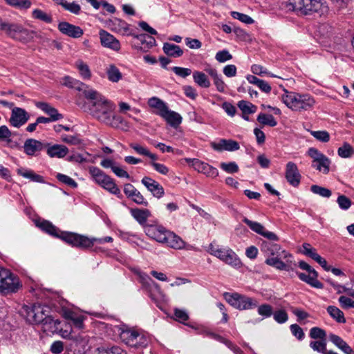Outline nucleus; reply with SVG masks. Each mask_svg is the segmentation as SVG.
<instances>
[{"mask_svg": "<svg viewBox=\"0 0 354 354\" xmlns=\"http://www.w3.org/2000/svg\"><path fill=\"white\" fill-rule=\"evenodd\" d=\"M231 15L234 19H239L246 24H252L254 22V20L245 14L233 11L231 12Z\"/></svg>", "mask_w": 354, "mask_h": 354, "instance_id": "obj_60", "label": "nucleus"}, {"mask_svg": "<svg viewBox=\"0 0 354 354\" xmlns=\"http://www.w3.org/2000/svg\"><path fill=\"white\" fill-rule=\"evenodd\" d=\"M273 318L278 324H284L288 319V315L284 309L277 310L273 312Z\"/></svg>", "mask_w": 354, "mask_h": 354, "instance_id": "obj_56", "label": "nucleus"}, {"mask_svg": "<svg viewBox=\"0 0 354 354\" xmlns=\"http://www.w3.org/2000/svg\"><path fill=\"white\" fill-rule=\"evenodd\" d=\"M99 35L102 46L116 52L120 50V43L113 35L104 30H100Z\"/></svg>", "mask_w": 354, "mask_h": 354, "instance_id": "obj_16", "label": "nucleus"}, {"mask_svg": "<svg viewBox=\"0 0 354 354\" xmlns=\"http://www.w3.org/2000/svg\"><path fill=\"white\" fill-rule=\"evenodd\" d=\"M148 105L156 109L153 113L160 117L164 116V113L168 109V106L165 102L157 97H152L148 100Z\"/></svg>", "mask_w": 354, "mask_h": 354, "instance_id": "obj_29", "label": "nucleus"}, {"mask_svg": "<svg viewBox=\"0 0 354 354\" xmlns=\"http://www.w3.org/2000/svg\"><path fill=\"white\" fill-rule=\"evenodd\" d=\"M326 339L311 341L309 344L310 347L317 353L326 354L328 351L326 348Z\"/></svg>", "mask_w": 354, "mask_h": 354, "instance_id": "obj_45", "label": "nucleus"}, {"mask_svg": "<svg viewBox=\"0 0 354 354\" xmlns=\"http://www.w3.org/2000/svg\"><path fill=\"white\" fill-rule=\"evenodd\" d=\"M310 134L322 142H327L330 140V135L326 131H311Z\"/></svg>", "mask_w": 354, "mask_h": 354, "instance_id": "obj_59", "label": "nucleus"}, {"mask_svg": "<svg viewBox=\"0 0 354 354\" xmlns=\"http://www.w3.org/2000/svg\"><path fill=\"white\" fill-rule=\"evenodd\" d=\"M107 24L109 28L115 32L122 34L123 35H131V29L129 28V25L124 20L115 17L112 19H110L107 22Z\"/></svg>", "mask_w": 354, "mask_h": 354, "instance_id": "obj_20", "label": "nucleus"}, {"mask_svg": "<svg viewBox=\"0 0 354 354\" xmlns=\"http://www.w3.org/2000/svg\"><path fill=\"white\" fill-rule=\"evenodd\" d=\"M141 183L154 197L160 198L163 196L165 194L164 188L156 180L150 177L145 176L141 180Z\"/></svg>", "mask_w": 354, "mask_h": 354, "instance_id": "obj_17", "label": "nucleus"}, {"mask_svg": "<svg viewBox=\"0 0 354 354\" xmlns=\"http://www.w3.org/2000/svg\"><path fill=\"white\" fill-rule=\"evenodd\" d=\"M282 102L292 111H308L314 106L315 101L310 95L299 93L284 90L281 95Z\"/></svg>", "mask_w": 354, "mask_h": 354, "instance_id": "obj_2", "label": "nucleus"}, {"mask_svg": "<svg viewBox=\"0 0 354 354\" xmlns=\"http://www.w3.org/2000/svg\"><path fill=\"white\" fill-rule=\"evenodd\" d=\"M131 216L140 225H144L147 218L151 216V212L147 209L134 208L130 210Z\"/></svg>", "mask_w": 354, "mask_h": 354, "instance_id": "obj_32", "label": "nucleus"}, {"mask_svg": "<svg viewBox=\"0 0 354 354\" xmlns=\"http://www.w3.org/2000/svg\"><path fill=\"white\" fill-rule=\"evenodd\" d=\"M285 177L288 183L292 186L297 187L299 185L301 176L295 162L290 161L286 164Z\"/></svg>", "mask_w": 354, "mask_h": 354, "instance_id": "obj_14", "label": "nucleus"}, {"mask_svg": "<svg viewBox=\"0 0 354 354\" xmlns=\"http://www.w3.org/2000/svg\"><path fill=\"white\" fill-rule=\"evenodd\" d=\"M66 317L73 322V324L77 328H82L84 324V317L82 315H77L73 312L69 311L66 313Z\"/></svg>", "mask_w": 354, "mask_h": 354, "instance_id": "obj_50", "label": "nucleus"}, {"mask_svg": "<svg viewBox=\"0 0 354 354\" xmlns=\"http://www.w3.org/2000/svg\"><path fill=\"white\" fill-rule=\"evenodd\" d=\"M339 207L343 210H347L351 206V201L344 195H340L337 199Z\"/></svg>", "mask_w": 354, "mask_h": 354, "instance_id": "obj_64", "label": "nucleus"}, {"mask_svg": "<svg viewBox=\"0 0 354 354\" xmlns=\"http://www.w3.org/2000/svg\"><path fill=\"white\" fill-rule=\"evenodd\" d=\"M29 119L30 115L25 109L19 107H14L12 109L9 122L13 127L19 128L24 125Z\"/></svg>", "mask_w": 354, "mask_h": 354, "instance_id": "obj_12", "label": "nucleus"}, {"mask_svg": "<svg viewBox=\"0 0 354 354\" xmlns=\"http://www.w3.org/2000/svg\"><path fill=\"white\" fill-rule=\"evenodd\" d=\"M337 153L340 157L347 158L354 154V149L350 144L345 142L338 149Z\"/></svg>", "mask_w": 354, "mask_h": 354, "instance_id": "obj_51", "label": "nucleus"}, {"mask_svg": "<svg viewBox=\"0 0 354 354\" xmlns=\"http://www.w3.org/2000/svg\"><path fill=\"white\" fill-rule=\"evenodd\" d=\"M58 238L73 247L82 249H86L93 246V241L91 238L74 232L62 231Z\"/></svg>", "mask_w": 354, "mask_h": 354, "instance_id": "obj_7", "label": "nucleus"}, {"mask_svg": "<svg viewBox=\"0 0 354 354\" xmlns=\"http://www.w3.org/2000/svg\"><path fill=\"white\" fill-rule=\"evenodd\" d=\"M147 279L149 281L150 288L149 290V296L151 297L152 300L157 302L161 300L164 295L160 289V286L155 283L151 278H149L147 275L145 276Z\"/></svg>", "mask_w": 354, "mask_h": 354, "instance_id": "obj_35", "label": "nucleus"}, {"mask_svg": "<svg viewBox=\"0 0 354 354\" xmlns=\"http://www.w3.org/2000/svg\"><path fill=\"white\" fill-rule=\"evenodd\" d=\"M22 284L19 278L10 270L0 267V292L8 295L17 292Z\"/></svg>", "mask_w": 354, "mask_h": 354, "instance_id": "obj_3", "label": "nucleus"}, {"mask_svg": "<svg viewBox=\"0 0 354 354\" xmlns=\"http://www.w3.org/2000/svg\"><path fill=\"white\" fill-rule=\"evenodd\" d=\"M310 191L313 194L325 198H329L332 194L330 189L316 185H313L310 187Z\"/></svg>", "mask_w": 354, "mask_h": 354, "instance_id": "obj_57", "label": "nucleus"}, {"mask_svg": "<svg viewBox=\"0 0 354 354\" xmlns=\"http://www.w3.org/2000/svg\"><path fill=\"white\" fill-rule=\"evenodd\" d=\"M309 336L313 339H326V332L319 327H313L310 330Z\"/></svg>", "mask_w": 354, "mask_h": 354, "instance_id": "obj_52", "label": "nucleus"}, {"mask_svg": "<svg viewBox=\"0 0 354 354\" xmlns=\"http://www.w3.org/2000/svg\"><path fill=\"white\" fill-rule=\"evenodd\" d=\"M289 259H283L281 257H268L265 263L279 270H289L290 268L289 263H291Z\"/></svg>", "mask_w": 354, "mask_h": 354, "instance_id": "obj_23", "label": "nucleus"}, {"mask_svg": "<svg viewBox=\"0 0 354 354\" xmlns=\"http://www.w3.org/2000/svg\"><path fill=\"white\" fill-rule=\"evenodd\" d=\"M60 322L58 319H54L51 316L47 315L42 324V328L44 332L54 333L58 329Z\"/></svg>", "mask_w": 354, "mask_h": 354, "instance_id": "obj_42", "label": "nucleus"}, {"mask_svg": "<svg viewBox=\"0 0 354 354\" xmlns=\"http://www.w3.org/2000/svg\"><path fill=\"white\" fill-rule=\"evenodd\" d=\"M326 310L329 315L337 323L344 324L346 322V318L344 313L337 307L335 306H328Z\"/></svg>", "mask_w": 354, "mask_h": 354, "instance_id": "obj_41", "label": "nucleus"}, {"mask_svg": "<svg viewBox=\"0 0 354 354\" xmlns=\"http://www.w3.org/2000/svg\"><path fill=\"white\" fill-rule=\"evenodd\" d=\"M212 147L214 150L218 151H234L240 148L239 142L232 139H221L217 142H212Z\"/></svg>", "mask_w": 354, "mask_h": 354, "instance_id": "obj_21", "label": "nucleus"}, {"mask_svg": "<svg viewBox=\"0 0 354 354\" xmlns=\"http://www.w3.org/2000/svg\"><path fill=\"white\" fill-rule=\"evenodd\" d=\"M257 121L263 125H268L272 127L277 124V122L272 115L262 113L258 115Z\"/></svg>", "mask_w": 354, "mask_h": 354, "instance_id": "obj_48", "label": "nucleus"}, {"mask_svg": "<svg viewBox=\"0 0 354 354\" xmlns=\"http://www.w3.org/2000/svg\"><path fill=\"white\" fill-rule=\"evenodd\" d=\"M44 149V144L35 139H27L24 145V152L28 156H35L37 152L41 151Z\"/></svg>", "mask_w": 354, "mask_h": 354, "instance_id": "obj_27", "label": "nucleus"}, {"mask_svg": "<svg viewBox=\"0 0 354 354\" xmlns=\"http://www.w3.org/2000/svg\"><path fill=\"white\" fill-rule=\"evenodd\" d=\"M208 252L210 254L217 257L223 261L226 256V248H220L214 243H211L209 246Z\"/></svg>", "mask_w": 354, "mask_h": 354, "instance_id": "obj_43", "label": "nucleus"}, {"mask_svg": "<svg viewBox=\"0 0 354 354\" xmlns=\"http://www.w3.org/2000/svg\"><path fill=\"white\" fill-rule=\"evenodd\" d=\"M44 308L40 306L23 307V313L26 314V320L31 324H42L47 317Z\"/></svg>", "mask_w": 354, "mask_h": 354, "instance_id": "obj_10", "label": "nucleus"}, {"mask_svg": "<svg viewBox=\"0 0 354 354\" xmlns=\"http://www.w3.org/2000/svg\"><path fill=\"white\" fill-rule=\"evenodd\" d=\"M224 297L230 305L240 310L252 309L258 306L257 299L237 292H225Z\"/></svg>", "mask_w": 354, "mask_h": 354, "instance_id": "obj_6", "label": "nucleus"}, {"mask_svg": "<svg viewBox=\"0 0 354 354\" xmlns=\"http://www.w3.org/2000/svg\"><path fill=\"white\" fill-rule=\"evenodd\" d=\"M162 50L164 53L169 57H179L183 54V50L179 46L171 43H165Z\"/></svg>", "mask_w": 354, "mask_h": 354, "instance_id": "obj_39", "label": "nucleus"}, {"mask_svg": "<svg viewBox=\"0 0 354 354\" xmlns=\"http://www.w3.org/2000/svg\"><path fill=\"white\" fill-rule=\"evenodd\" d=\"M223 262L235 268L242 266V262L238 255L228 247H226V256Z\"/></svg>", "mask_w": 354, "mask_h": 354, "instance_id": "obj_36", "label": "nucleus"}, {"mask_svg": "<svg viewBox=\"0 0 354 354\" xmlns=\"http://www.w3.org/2000/svg\"><path fill=\"white\" fill-rule=\"evenodd\" d=\"M145 232L149 237L163 243L168 230L162 225H148L145 227Z\"/></svg>", "mask_w": 354, "mask_h": 354, "instance_id": "obj_15", "label": "nucleus"}, {"mask_svg": "<svg viewBox=\"0 0 354 354\" xmlns=\"http://www.w3.org/2000/svg\"><path fill=\"white\" fill-rule=\"evenodd\" d=\"M297 275L299 279L307 283L313 288L322 289L324 287L322 283L317 280L318 274L317 271H312V273H309L308 275L304 273L298 272Z\"/></svg>", "mask_w": 354, "mask_h": 354, "instance_id": "obj_30", "label": "nucleus"}, {"mask_svg": "<svg viewBox=\"0 0 354 354\" xmlns=\"http://www.w3.org/2000/svg\"><path fill=\"white\" fill-rule=\"evenodd\" d=\"M106 75L109 80L112 82H118L122 77V75L118 68H108Z\"/></svg>", "mask_w": 354, "mask_h": 354, "instance_id": "obj_53", "label": "nucleus"}, {"mask_svg": "<svg viewBox=\"0 0 354 354\" xmlns=\"http://www.w3.org/2000/svg\"><path fill=\"white\" fill-rule=\"evenodd\" d=\"M193 79L194 82L201 88H209L211 85L210 81L207 75L201 71H194L193 73Z\"/></svg>", "mask_w": 354, "mask_h": 354, "instance_id": "obj_40", "label": "nucleus"}, {"mask_svg": "<svg viewBox=\"0 0 354 354\" xmlns=\"http://www.w3.org/2000/svg\"><path fill=\"white\" fill-rule=\"evenodd\" d=\"M6 3L14 8L18 9H28L31 6V1L30 0H4Z\"/></svg>", "mask_w": 354, "mask_h": 354, "instance_id": "obj_47", "label": "nucleus"}, {"mask_svg": "<svg viewBox=\"0 0 354 354\" xmlns=\"http://www.w3.org/2000/svg\"><path fill=\"white\" fill-rule=\"evenodd\" d=\"M238 106L244 115L251 114L255 113L257 111V106L245 100L239 101Z\"/></svg>", "mask_w": 354, "mask_h": 354, "instance_id": "obj_49", "label": "nucleus"}, {"mask_svg": "<svg viewBox=\"0 0 354 354\" xmlns=\"http://www.w3.org/2000/svg\"><path fill=\"white\" fill-rule=\"evenodd\" d=\"M17 173L18 175L23 176L25 178L29 179L31 181L36 183H44V178L35 173L31 169H28L26 168L20 167L17 169Z\"/></svg>", "mask_w": 354, "mask_h": 354, "instance_id": "obj_37", "label": "nucleus"}, {"mask_svg": "<svg viewBox=\"0 0 354 354\" xmlns=\"http://www.w3.org/2000/svg\"><path fill=\"white\" fill-rule=\"evenodd\" d=\"M57 28L59 32L72 38H80L84 35L82 28L66 21L59 22Z\"/></svg>", "mask_w": 354, "mask_h": 354, "instance_id": "obj_18", "label": "nucleus"}, {"mask_svg": "<svg viewBox=\"0 0 354 354\" xmlns=\"http://www.w3.org/2000/svg\"><path fill=\"white\" fill-rule=\"evenodd\" d=\"M329 340L345 354H354L353 348L339 336L330 333Z\"/></svg>", "mask_w": 354, "mask_h": 354, "instance_id": "obj_28", "label": "nucleus"}, {"mask_svg": "<svg viewBox=\"0 0 354 354\" xmlns=\"http://www.w3.org/2000/svg\"><path fill=\"white\" fill-rule=\"evenodd\" d=\"M303 253L315 260L319 254L316 252V249L313 248L309 243H304L303 245Z\"/></svg>", "mask_w": 354, "mask_h": 354, "instance_id": "obj_62", "label": "nucleus"}, {"mask_svg": "<svg viewBox=\"0 0 354 354\" xmlns=\"http://www.w3.org/2000/svg\"><path fill=\"white\" fill-rule=\"evenodd\" d=\"M2 30L4 31L9 37L17 39H19L20 35H26L28 32V30L21 24L16 23L5 22Z\"/></svg>", "mask_w": 354, "mask_h": 354, "instance_id": "obj_22", "label": "nucleus"}, {"mask_svg": "<svg viewBox=\"0 0 354 354\" xmlns=\"http://www.w3.org/2000/svg\"><path fill=\"white\" fill-rule=\"evenodd\" d=\"M308 154L313 158L312 167L324 174L329 172L330 160L315 148H310Z\"/></svg>", "mask_w": 354, "mask_h": 354, "instance_id": "obj_9", "label": "nucleus"}, {"mask_svg": "<svg viewBox=\"0 0 354 354\" xmlns=\"http://www.w3.org/2000/svg\"><path fill=\"white\" fill-rule=\"evenodd\" d=\"M92 354H127V353L118 346H113L111 348H97Z\"/></svg>", "mask_w": 354, "mask_h": 354, "instance_id": "obj_54", "label": "nucleus"}, {"mask_svg": "<svg viewBox=\"0 0 354 354\" xmlns=\"http://www.w3.org/2000/svg\"><path fill=\"white\" fill-rule=\"evenodd\" d=\"M88 172L92 176L93 180L97 185L118 197L121 196V192L115 183L113 179L106 175L101 169L96 167H90Z\"/></svg>", "mask_w": 354, "mask_h": 354, "instance_id": "obj_4", "label": "nucleus"}, {"mask_svg": "<svg viewBox=\"0 0 354 354\" xmlns=\"http://www.w3.org/2000/svg\"><path fill=\"white\" fill-rule=\"evenodd\" d=\"M35 106L48 114L50 116L49 118L53 122L59 120L64 118L63 115L58 112L57 109L46 102H37L35 103Z\"/></svg>", "mask_w": 354, "mask_h": 354, "instance_id": "obj_26", "label": "nucleus"}, {"mask_svg": "<svg viewBox=\"0 0 354 354\" xmlns=\"http://www.w3.org/2000/svg\"><path fill=\"white\" fill-rule=\"evenodd\" d=\"M59 4L67 11H69L70 12L75 14V15H79L81 12V6L73 2H68L66 0H60Z\"/></svg>", "mask_w": 354, "mask_h": 354, "instance_id": "obj_44", "label": "nucleus"}, {"mask_svg": "<svg viewBox=\"0 0 354 354\" xmlns=\"http://www.w3.org/2000/svg\"><path fill=\"white\" fill-rule=\"evenodd\" d=\"M35 223L37 227L47 234L55 237H59L61 231L50 221L39 218L35 220Z\"/></svg>", "mask_w": 354, "mask_h": 354, "instance_id": "obj_25", "label": "nucleus"}, {"mask_svg": "<svg viewBox=\"0 0 354 354\" xmlns=\"http://www.w3.org/2000/svg\"><path fill=\"white\" fill-rule=\"evenodd\" d=\"M162 118L171 127L177 128L182 122V117L180 115L169 109L163 114Z\"/></svg>", "mask_w": 354, "mask_h": 354, "instance_id": "obj_33", "label": "nucleus"}, {"mask_svg": "<svg viewBox=\"0 0 354 354\" xmlns=\"http://www.w3.org/2000/svg\"><path fill=\"white\" fill-rule=\"evenodd\" d=\"M120 336L123 342L131 347H145L148 344L147 338L134 330H123Z\"/></svg>", "mask_w": 354, "mask_h": 354, "instance_id": "obj_8", "label": "nucleus"}, {"mask_svg": "<svg viewBox=\"0 0 354 354\" xmlns=\"http://www.w3.org/2000/svg\"><path fill=\"white\" fill-rule=\"evenodd\" d=\"M60 83L69 88L75 89L79 91H82L84 94V91H87L85 89L86 85L84 84L69 75H66V77L62 78Z\"/></svg>", "mask_w": 354, "mask_h": 354, "instance_id": "obj_31", "label": "nucleus"}, {"mask_svg": "<svg viewBox=\"0 0 354 354\" xmlns=\"http://www.w3.org/2000/svg\"><path fill=\"white\" fill-rule=\"evenodd\" d=\"M201 173L212 178H215L218 175V169L206 162L203 166V171H201Z\"/></svg>", "mask_w": 354, "mask_h": 354, "instance_id": "obj_61", "label": "nucleus"}, {"mask_svg": "<svg viewBox=\"0 0 354 354\" xmlns=\"http://www.w3.org/2000/svg\"><path fill=\"white\" fill-rule=\"evenodd\" d=\"M257 313L263 318H268L272 315L273 308L268 304H261L258 307Z\"/></svg>", "mask_w": 354, "mask_h": 354, "instance_id": "obj_55", "label": "nucleus"}, {"mask_svg": "<svg viewBox=\"0 0 354 354\" xmlns=\"http://www.w3.org/2000/svg\"><path fill=\"white\" fill-rule=\"evenodd\" d=\"M166 234V239L163 243L168 247L175 250H181L185 248V243L179 236L169 230Z\"/></svg>", "mask_w": 354, "mask_h": 354, "instance_id": "obj_24", "label": "nucleus"}, {"mask_svg": "<svg viewBox=\"0 0 354 354\" xmlns=\"http://www.w3.org/2000/svg\"><path fill=\"white\" fill-rule=\"evenodd\" d=\"M56 178L59 182L67 185L72 188H76L77 187V183L72 178L67 175L58 173L56 175Z\"/></svg>", "mask_w": 354, "mask_h": 354, "instance_id": "obj_58", "label": "nucleus"}, {"mask_svg": "<svg viewBox=\"0 0 354 354\" xmlns=\"http://www.w3.org/2000/svg\"><path fill=\"white\" fill-rule=\"evenodd\" d=\"M124 193L138 205H148L147 201L145 200L141 193L131 184L127 183L124 186Z\"/></svg>", "mask_w": 354, "mask_h": 354, "instance_id": "obj_19", "label": "nucleus"}, {"mask_svg": "<svg viewBox=\"0 0 354 354\" xmlns=\"http://www.w3.org/2000/svg\"><path fill=\"white\" fill-rule=\"evenodd\" d=\"M243 222H244L252 231L263 236V237L268 239V240H279V237L277 236L276 234H274L272 232L266 230L264 226H263L261 223L256 221H250L245 217L243 219Z\"/></svg>", "mask_w": 354, "mask_h": 354, "instance_id": "obj_13", "label": "nucleus"}, {"mask_svg": "<svg viewBox=\"0 0 354 354\" xmlns=\"http://www.w3.org/2000/svg\"><path fill=\"white\" fill-rule=\"evenodd\" d=\"M84 96L92 100L90 111L99 121L113 128H128L127 122L121 116L113 113L114 105L105 97L92 89L84 91Z\"/></svg>", "mask_w": 354, "mask_h": 354, "instance_id": "obj_1", "label": "nucleus"}, {"mask_svg": "<svg viewBox=\"0 0 354 354\" xmlns=\"http://www.w3.org/2000/svg\"><path fill=\"white\" fill-rule=\"evenodd\" d=\"M32 17L35 19L44 21L47 24H50L53 21L52 16L40 9H35L32 12Z\"/></svg>", "mask_w": 354, "mask_h": 354, "instance_id": "obj_46", "label": "nucleus"}, {"mask_svg": "<svg viewBox=\"0 0 354 354\" xmlns=\"http://www.w3.org/2000/svg\"><path fill=\"white\" fill-rule=\"evenodd\" d=\"M321 0H289L288 8L300 15H312L318 12L322 7Z\"/></svg>", "mask_w": 354, "mask_h": 354, "instance_id": "obj_5", "label": "nucleus"}, {"mask_svg": "<svg viewBox=\"0 0 354 354\" xmlns=\"http://www.w3.org/2000/svg\"><path fill=\"white\" fill-rule=\"evenodd\" d=\"M261 250L269 257H281L283 259L291 258L292 255L277 243H272L268 241H263L261 246Z\"/></svg>", "mask_w": 354, "mask_h": 354, "instance_id": "obj_11", "label": "nucleus"}, {"mask_svg": "<svg viewBox=\"0 0 354 354\" xmlns=\"http://www.w3.org/2000/svg\"><path fill=\"white\" fill-rule=\"evenodd\" d=\"M46 153L51 158H62L68 153V149L62 145H54L47 149Z\"/></svg>", "mask_w": 354, "mask_h": 354, "instance_id": "obj_34", "label": "nucleus"}, {"mask_svg": "<svg viewBox=\"0 0 354 354\" xmlns=\"http://www.w3.org/2000/svg\"><path fill=\"white\" fill-rule=\"evenodd\" d=\"M138 44H140V48L147 50L153 47L156 44V39L147 34H140L136 36Z\"/></svg>", "mask_w": 354, "mask_h": 354, "instance_id": "obj_38", "label": "nucleus"}, {"mask_svg": "<svg viewBox=\"0 0 354 354\" xmlns=\"http://www.w3.org/2000/svg\"><path fill=\"white\" fill-rule=\"evenodd\" d=\"M221 168L227 173L234 174L239 171V167L234 162H230L228 163L222 162L221 164Z\"/></svg>", "mask_w": 354, "mask_h": 354, "instance_id": "obj_63", "label": "nucleus"}]
</instances>
